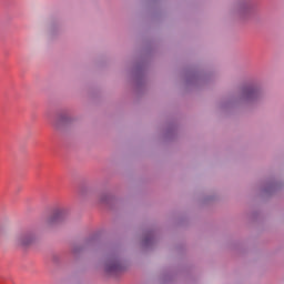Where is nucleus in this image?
<instances>
[{"mask_svg": "<svg viewBox=\"0 0 284 284\" xmlns=\"http://www.w3.org/2000/svg\"><path fill=\"white\" fill-rule=\"evenodd\" d=\"M34 239H37V233L33 231L22 232L14 237V244L20 246L30 245Z\"/></svg>", "mask_w": 284, "mask_h": 284, "instance_id": "1", "label": "nucleus"}, {"mask_svg": "<svg viewBox=\"0 0 284 284\" xmlns=\"http://www.w3.org/2000/svg\"><path fill=\"white\" fill-rule=\"evenodd\" d=\"M121 262L116 258L110 260L105 264V272H108V274H114L116 272H121Z\"/></svg>", "mask_w": 284, "mask_h": 284, "instance_id": "2", "label": "nucleus"}, {"mask_svg": "<svg viewBox=\"0 0 284 284\" xmlns=\"http://www.w3.org/2000/svg\"><path fill=\"white\" fill-rule=\"evenodd\" d=\"M63 219V212L55 211L51 216L47 219V225H54L55 223H59Z\"/></svg>", "mask_w": 284, "mask_h": 284, "instance_id": "3", "label": "nucleus"}, {"mask_svg": "<svg viewBox=\"0 0 284 284\" xmlns=\"http://www.w3.org/2000/svg\"><path fill=\"white\" fill-rule=\"evenodd\" d=\"M244 94H245V97H252V94H254V90L246 89V90H244Z\"/></svg>", "mask_w": 284, "mask_h": 284, "instance_id": "4", "label": "nucleus"}]
</instances>
